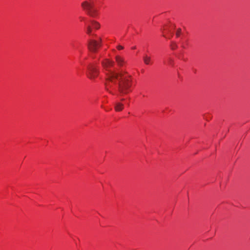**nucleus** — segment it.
I'll return each mask as SVG.
<instances>
[{
	"label": "nucleus",
	"instance_id": "1",
	"mask_svg": "<svg viewBox=\"0 0 250 250\" xmlns=\"http://www.w3.org/2000/svg\"><path fill=\"white\" fill-rule=\"evenodd\" d=\"M102 66L105 71V79L104 83L105 89L110 94L114 95L112 91L115 86L118 85L119 91L122 93H127L131 85V76L125 71L115 72L109 70L113 66L114 62L108 59H105L101 62Z\"/></svg>",
	"mask_w": 250,
	"mask_h": 250
},
{
	"label": "nucleus",
	"instance_id": "2",
	"mask_svg": "<svg viewBox=\"0 0 250 250\" xmlns=\"http://www.w3.org/2000/svg\"><path fill=\"white\" fill-rule=\"evenodd\" d=\"M81 6L88 15L93 17L96 15L97 10L94 8V2L92 0L83 1L81 3Z\"/></svg>",
	"mask_w": 250,
	"mask_h": 250
},
{
	"label": "nucleus",
	"instance_id": "3",
	"mask_svg": "<svg viewBox=\"0 0 250 250\" xmlns=\"http://www.w3.org/2000/svg\"><path fill=\"white\" fill-rule=\"evenodd\" d=\"M102 45V39H99V42L94 40H90L88 42V48L89 50L92 52H97L99 47Z\"/></svg>",
	"mask_w": 250,
	"mask_h": 250
},
{
	"label": "nucleus",
	"instance_id": "4",
	"mask_svg": "<svg viewBox=\"0 0 250 250\" xmlns=\"http://www.w3.org/2000/svg\"><path fill=\"white\" fill-rule=\"evenodd\" d=\"M87 69L88 70L87 76L90 79L93 80L98 76L99 71L94 64H89L87 66Z\"/></svg>",
	"mask_w": 250,
	"mask_h": 250
},
{
	"label": "nucleus",
	"instance_id": "5",
	"mask_svg": "<svg viewBox=\"0 0 250 250\" xmlns=\"http://www.w3.org/2000/svg\"><path fill=\"white\" fill-rule=\"evenodd\" d=\"M116 62L118 66L122 67L126 63L125 59L119 55H116L115 57Z\"/></svg>",
	"mask_w": 250,
	"mask_h": 250
},
{
	"label": "nucleus",
	"instance_id": "6",
	"mask_svg": "<svg viewBox=\"0 0 250 250\" xmlns=\"http://www.w3.org/2000/svg\"><path fill=\"white\" fill-rule=\"evenodd\" d=\"M143 61L144 63L146 65L152 64L151 58L147 55H145L143 57Z\"/></svg>",
	"mask_w": 250,
	"mask_h": 250
},
{
	"label": "nucleus",
	"instance_id": "7",
	"mask_svg": "<svg viewBox=\"0 0 250 250\" xmlns=\"http://www.w3.org/2000/svg\"><path fill=\"white\" fill-rule=\"evenodd\" d=\"M91 23L94 29H99L100 28V24L98 22L92 20L91 21Z\"/></svg>",
	"mask_w": 250,
	"mask_h": 250
},
{
	"label": "nucleus",
	"instance_id": "8",
	"mask_svg": "<svg viewBox=\"0 0 250 250\" xmlns=\"http://www.w3.org/2000/svg\"><path fill=\"white\" fill-rule=\"evenodd\" d=\"M124 108L123 104L118 103H117L115 106V109L116 111H122Z\"/></svg>",
	"mask_w": 250,
	"mask_h": 250
},
{
	"label": "nucleus",
	"instance_id": "9",
	"mask_svg": "<svg viewBox=\"0 0 250 250\" xmlns=\"http://www.w3.org/2000/svg\"><path fill=\"white\" fill-rule=\"evenodd\" d=\"M92 27L90 25H88L86 27V33L89 35H92Z\"/></svg>",
	"mask_w": 250,
	"mask_h": 250
},
{
	"label": "nucleus",
	"instance_id": "10",
	"mask_svg": "<svg viewBox=\"0 0 250 250\" xmlns=\"http://www.w3.org/2000/svg\"><path fill=\"white\" fill-rule=\"evenodd\" d=\"M172 49L174 50L178 47L177 45L175 42H172L170 45Z\"/></svg>",
	"mask_w": 250,
	"mask_h": 250
},
{
	"label": "nucleus",
	"instance_id": "11",
	"mask_svg": "<svg viewBox=\"0 0 250 250\" xmlns=\"http://www.w3.org/2000/svg\"><path fill=\"white\" fill-rule=\"evenodd\" d=\"M181 33V29L180 28L178 29L176 31V37H179Z\"/></svg>",
	"mask_w": 250,
	"mask_h": 250
},
{
	"label": "nucleus",
	"instance_id": "12",
	"mask_svg": "<svg viewBox=\"0 0 250 250\" xmlns=\"http://www.w3.org/2000/svg\"><path fill=\"white\" fill-rule=\"evenodd\" d=\"M117 48L118 50H122L124 49V47L119 45L117 46Z\"/></svg>",
	"mask_w": 250,
	"mask_h": 250
},
{
	"label": "nucleus",
	"instance_id": "13",
	"mask_svg": "<svg viewBox=\"0 0 250 250\" xmlns=\"http://www.w3.org/2000/svg\"><path fill=\"white\" fill-rule=\"evenodd\" d=\"M80 18L81 19V20H83L84 19V18L83 17H81Z\"/></svg>",
	"mask_w": 250,
	"mask_h": 250
}]
</instances>
